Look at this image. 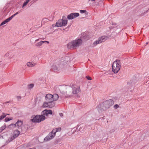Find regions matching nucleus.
I'll return each mask as SVG.
<instances>
[{"mask_svg": "<svg viewBox=\"0 0 149 149\" xmlns=\"http://www.w3.org/2000/svg\"><path fill=\"white\" fill-rule=\"evenodd\" d=\"M114 103V102L113 100L109 99L104 101L102 104L99 105L97 107L101 111L106 110L112 106Z\"/></svg>", "mask_w": 149, "mask_h": 149, "instance_id": "nucleus-1", "label": "nucleus"}, {"mask_svg": "<svg viewBox=\"0 0 149 149\" xmlns=\"http://www.w3.org/2000/svg\"><path fill=\"white\" fill-rule=\"evenodd\" d=\"M82 42V40L80 38L76 39L69 42L67 44L68 49L76 48L81 45Z\"/></svg>", "mask_w": 149, "mask_h": 149, "instance_id": "nucleus-2", "label": "nucleus"}, {"mask_svg": "<svg viewBox=\"0 0 149 149\" xmlns=\"http://www.w3.org/2000/svg\"><path fill=\"white\" fill-rule=\"evenodd\" d=\"M61 129V127H58L53 129L48 135L44 138L45 141H47L53 139L55 136L56 134L58 132L60 131Z\"/></svg>", "mask_w": 149, "mask_h": 149, "instance_id": "nucleus-3", "label": "nucleus"}, {"mask_svg": "<svg viewBox=\"0 0 149 149\" xmlns=\"http://www.w3.org/2000/svg\"><path fill=\"white\" fill-rule=\"evenodd\" d=\"M120 61L116 59L112 64V71L115 73H117L120 70Z\"/></svg>", "mask_w": 149, "mask_h": 149, "instance_id": "nucleus-4", "label": "nucleus"}, {"mask_svg": "<svg viewBox=\"0 0 149 149\" xmlns=\"http://www.w3.org/2000/svg\"><path fill=\"white\" fill-rule=\"evenodd\" d=\"M45 117L43 115H37L31 120L34 123H40L45 120Z\"/></svg>", "mask_w": 149, "mask_h": 149, "instance_id": "nucleus-5", "label": "nucleus"}, {"mask_svg": "<svg viewBox=\"0 0 149 149\" xmlns=\"http://www.w3.org/2000/svg\"><path fill=\"white\" fill-rule=\"evenodd\" d=\"M23 122L21 120H18L15 124H12L11 125H13L14 127H17L18 128H21L22 132L23 133H24L26 132L27 130L25 129V130L23 129V127H21V126L22 125Z\"/></svg>", "mask_w": 149, "mask_h": 149, "instance_id": "nucleus-6", "label": "nucleus"}, {"mask_svg": "<svg viewBox=\"0 0 149 149\" xmlns=\"http://www.w3.org/2000/svg\"><path fill=\"white\" fill-rule=\"evenodd\" d=\"M106 38L104 36H102L99 38L98 40L94 41L93 43V47L96 46L97 44L101 43L102 42H104L106 40Z\"/></svg>", "mask_w": 149, "mask_h": 149, "instance_id": "nucleus-7", "label": "nucleus"}, {"mask_svg": "<svg viewBox=\"0 0 149 149\" xmlns=\"http://www.w3.org/2000/svg\"><path fill=\"white\" fill-rule=\"evenodd\" d=\"M79 15V14L78 13H72L68 15L67 18L68 19H72L78 17Z\"/></svg>", "mask_w": 149, "mask_h": 149, "instance_id": "nucleus-8", "label": "nucleus"}, {"mask_svg": "<svg viewBox=\"0 0 149 149\" xmlns=\"http://www.w3.org/2000/svg\"><path fill=\"white\" fill-rule=\"evenodd\" d=\"M52 95L48 94L46 95L45 96V100L47 102H49L50 101H53V99Z\"/></svg>", "mask_w": 149, "mask_h": 149, "instance_id": "nucleus-9", "label": "nucleus"}, {"mask_svg": "<svg viewBox=\"0 0 149 149\" xmlns=\"http://www.w3.org/2000/svg\"><path fill=\"white\" fill-rule=\"evenodd\" d=\"M72 93L74 94H76L79 93L80 90V88L79 87H73L72 88Z\"/></svg>", "mask_w": 149, "mask_h": 149, "instance_id": "nucleus-10", "label": "nucleus"}, {"mask_svg": "<svg viewBox=\"0 0 149 149\" xmlns=\"http://www.w3.org/2000/svg\"><path fill=\"white\" fill-rule=\"evenodd\" d=\"M62 26H65L67 24L68 20L66 19V17L65 16H63L62 19H61Z\"/></svg>", "mask_w": 149, "mask_h": 149, "instance_id": "nucleus-11", "label": "nucleus"}, {"mask_svg": "<svg viewBox=\"0 0 149 149\" xmlns=\"http://www.w3.org/2000/svg\"><path fill=\"white\" fill-rule=\"evenodd\" d=\"M48 102V107L52 108L55 105V103L54 101H50Z\"/></svg>", "mask_w": 149, "mask_h": 149, "instance_id": "nucleus-12", "label": "nucleus"}, {"mask_svg": "<svg viewBox=\"0 0 149 149\" xmlns=\"http://www.w3.org/2000/svg\"><path fill=\"white\" fill-rule=\"evenodd\" d=\"M36 63H34L33 62H28L27 63L26 65L28 66L29 67H32L36 65Z\"/></svg>", "mask_w": 149, "mask_h": 149, "instance_id": "nucleus-13", "label": "nucleus"}, {"mask_svg": "<svg viewBox=\"0 0 149 149\" xmlns=\"http://www.w3.org/2000/svg\"><path fill=\"white\" fill-rule=\"evenodd\" d=\"M62 20L61 19H60L58 20L57 22L56 23V26L57 27H60L62 26L61 24Z\"/></svg>", "mask_w": 149, "mask_h": 149, "instance_id": "nucleus-14", "label": "nucleus"}, {"mask_svg": "<svg viewBox=\"0 0 149 149\" xmlns=\"http://www.w3.org/2000/svg\"><path fill=\"white\" fill-rule=\"evenodd\" d=\"M20 132L19 131L16 130L14 132V134L13 135V136L15 138H16L17 137L19 134Z\"/></svg>", "mask_w": 149, "mask_h": 149, "instance_id": "nucleus-15", "label": "nucleus"}, {"mask_svg": "<svg viewBox=\"0 0 149 149\" xmlns=\"http://www.w3.org/2000/svg\"><path fill=\"white\" fill-rule=\"evenodd\" d=\"M53 95V101L57 100L59 97L58 95L56 94H54Z\"/></svg>", "mask_w": 149, "mask_h": 149, "instance_id": "nucleus-16", "label": "nucleus"}, {"mask_svg": "<svg viewBox=\"0 0 149 149\" xmlns=\"http://www.w3.org/2000/svg\"><path fill=\"white\" fill-rule=\"evenodd\" d=\"M81 38L84 39L85 40H87L88 39V36H86L85 34L83 33L81 34Z\"/></svg>", "mask_w": 149, "mask_h": 149, "instance_id": "nucleus-17", "label": "nucleus"}, {"mask_svg": "<svg viewBox=\"0 0 149 149\" xmlns=\"http://www.w3.org/2000/svg\"><path fill=\"white\" fill-rule=\"evenodd\" d=\"M52 69L54 72H56L57 71L59 70L58 68H57L56 65H53L52 66Z\"/></svg>", "mask_w": 149, "mask_h": 149, "instance_id": "nucleus-18", "label": "nucleus"}, {"mask_svg": "<svg viewBox=\"0 0 149 149\" xmlns=\"http://www.w3.org/2000/svg\"><path fill=\"white\" fill-rule=\"evenodd\" d=\"M10 20L8 18L6 19V20L3 21L0 24V26H1L4 24H5L7 23L9 21H10Z\"/></svg>", "mask_w": 149, "mask_h": 149, "instance_id": "nucleus-19", "label": "nucleus"}, {"mask_svg": "<svg viewBox=\"0 0 149 149\" xmlns=\"http://www.w3.org/2000/svg\"><path fill=\"white\" fill-rule=\"evenodd\" d=\"M45 42L43 41H41L38 42L36 44V46L37 47H40L41 46L43 43H45Z\"/></svg>", "mask_w": 149, "mask_h": 149, "instance_id": "nucleus-20", "label": "nucleus"}, {"mask_svg": "<svg viewBox=\"0 0 149 149\" xmlns=\"http://www.w3.org/2000/svg\"><path fill=\"white\" fill-rule=\"evenodd\" d=\"M31 0H26L24 2L23 4V5L22 6V8H23L24 7L26 6L28 3L31 1Z\"/></svg>", "mask_w": 149, "mask_h": 149, "instance_id": "nucleus-21", "label": "nucleus"}, {"mask_svg": "<svg viewBox=\"0 0 149 149\" xmlns=\"http://www.w3.org/2000/svg\"><path fill=\"white\" fill-rule=\"evenodd\" d=\"M42 115H43L44 116H47L48 115V113L47 112V110H45L42 111Z\"/></svg>", "mask_w": 149, "mask_h": 149, "instance_id": "nucleus-22", "label": "nucleus"}, {"mask_svg": "<svg viewBox=\"0 0 149 149\" xmlns=\"http://www.w3.org/2000/svg\"><path fill=\"white\" fill-rule=\"evenodd\" d=\"M80 12L81 13H84L85 15H87L88 14V12L86 10H80Z\"/></svg>", "mask_w": 149, "mask_h": 149, "instance_id": "nucleus-23", "label": "nucleus"}, {"mask_svg": "<svg viewBox=\"0 0 149 149\" xmlns=\"http://www.w3.org/2000/svg\"><path fill=\"white\" fill-rule=\"evenodd\" d=\"M42 107H48V102L47 101L45 102L42 105Z\"/></svg>", "mask_w": 149, "mask_h": 149, "instance_id": "nucleus-24", "label": "nucleus"}, {"mask_svg": "<svg viewBox=\"0 0 149 149\" xmlns=\"http://www.w3.org/2000/svg\"><path fill=\"white\" fill-rule=\"evenodd\" d=\"M34 85L33 84H29L28 85V88L29 89H31L34 86Z\"/></svg>", "mask_w": 149, "mask_h": 149, "instance_id": "nucleus-25", "label": "nucleus"}, {"mask_svg": "<svg viewBox=\"0 0 149 149\" xmlns=\"http://www.w3.org/2000/svg\"><path fill=\"white\" fill-rule=\"evenodd\" d=\"M61 141V139H56L55 141V144H57L59 143H60Z\"/></svg>", "mask_w": 149, "mask_h": 149, "instance_id": "nucleus-26", "label": "nucleus"}, {"mask_svg": "<svg viewBox=\"0 0 149 149\" xmlns=\"http://www.w3.org/2000/svg\"><path fill=\"white\" fill-rule=\"evenodd\" d=\"M12 120L11 119H10L8 118L7 117V118H6L5 119L4 121L6 122H8V121L10 120Z\"/></svg>", "mask_w": 149, "mask_h": 149, "instance_id": "nucleus-27", "label": "nucleus"}, {"mask_svg": "<svg viewBox=\"0 0 149 149\" xmlns=\"http://www.w3.org/2000/svg\"><path fill=\"white\" fill-rule=\"evenodd\" d=\"M11 51H10L8 52L5 54V56H8L10 55V54L11 52Z\"/></svg>", "mask_w": 149, "mask_h": 149, "instance_id": "nucleus-28", "label": "nucleus"}, {"mask_svg": "<svg viewBox=\"0 0 149 149\" xmlns=\"http://www.w3.org/2000/svg\"><path fill=\"white\" fill-rule=\"evenodd\" d=\"M47 112L48 114H50L52 115V111L51 110H47Z\"/></svg>", "mask_w": 149, "mask_h": 149, "instance_id": "nucleus-29", "label": "nucleus"}, {"mask_svg": "<svg viewBox=\"0 0 149 149\" xmlns=\"http://www.w3.org/2000/svg\"><path fill=\"white\" fill-rule=\"evenodd\" d=\"M15 138L13 136L12 137H11L8 140H9V141L10 142L12 141Z\"/></svg>", "mask_w": 149, "mask_h": 149, "instance_id": "nucleus-30", "label": "nucleus"}, {"mask_svg": "<svg viewBox=\"0 0 149 149\" xmlns=\"http://www.w3.org/2000/svg\"><path fill=\"white\" fill-rule=\"evenodd\" d=\"M15 16V15L13 14V15H12L11 17L8 18L10 20V21Z\"/></svg>", "mask_w": 149, "mask_h": 149, "instance_id": "nucleus-31", "label": "nucleus"}, {"mask_svg": "<svg viewBox=\"0 0 149 149\" xmlns=\"http://www.w3.org/2000/svg\"><path fill=\"white\" fill-rule=\"evenodd\" d=\"M86 78L88 80H92L91 78L89 76H86Z\"/></svg>", "mask_w": 149, "mask_h": 149, "instance_id": "nucleus-32", "label": "nucleus"}, {"mask_svg": "<svg viewBox=\"0 0 149 149\" xmlns=\"http://www.w3.org/2000/svg\"><path fill=\"white\" fill-rule=\"evenodd\" d=\"M119 107V106L117 104H116L113 106V107L115 109H116Z\"/></svg>", "mask_w": 149, "mask_h": 149, "instance_id": "nucleus-33", "label": "nucleus"}, {"mask_svg": "<svg viewBox=\"0 0 149 149\" xmlns=\"http://www.w3.org/2000/svg\"><path fill=\"white\" fill-rule=\"evenodd\" d=\"M10 124L8 126V127L9 128H13L14 127H14L13 125H11L12 124Z\"/></svg>", "mask_w": 149, "mask_h": 149, "instance_id": "nucleus-34", "label": "nucleus"}, {"mask_svg": "<svg viewBox=\"0 0 149 149\" xmlns=\"http://www.w3.org/2000/svg\"><path fill=\"white\" fill-rule=\"evenodd\" d=\"M10 142L9 141V140H8L6 141V143H5V144L3 146H4L6 145H7Z\"/></svg>", "mask_w": 149, "mask_h": 149, "instance_id": "nucleus-35", "label": "nucleus"}, {"mask_svg": "<svg viewBox=\"0 0 149 149\" xmlns=\"http://www.w3.org/2000/svg\"><path fill=\"white\" fill-rule=\"evenodd\" d=\"M5 128H6L5 126H2L1 128V131L3 130Z\"/></svg>", "mask_w": 149, "mask_h": 149, "instance_id": "nucleus-36", "label": "nucleus"}, {"mask_svg": "<svg viewBox=\"0 0 149 149\" xmlns=\"http://www.w3.org/2000/svg\"><path fill=\"white\" fill-rule=\"evenodd\" d=\"M17 98L18 100H20L21 98V97L20 96H17Z\"/></svg>", "mask_w": 149, "mask_h": 149, "instance_id": "nucleus-37", "label": "nucleus"}, {"mask_svg": "<svg viewBox=\"0 0 149 149\" xmlns=\"http://www.w3.org/2000/svg\"><path fill=\"white\" fill-rule=\"evenodd\" d=\"M81 126V125H79V126L78 127V128L79 127V126ZM81 127V126H80V127H79V130L80 131V132H81V131H82V130H83L84 129H83L82 130V128H81H81H80Z\"/></svg>", "mask_w": 149, "mask_h": 149, "instance_id": "nucleus-38", "label": "nucleus"}, {"mask_svg": "<svg viewBox=\"0 0 149 149\" xmlns=\"http://www.w3.org/2000/svg\"><path fill=\"white\" fill-rule=\"evenodd\" d=\"M115 131V130L114 129H112L110 130V132L111 133H113V132Z\"/></svg>", "mask_w": 149, "mask_h": 149, "instance_id": "nucleus-39", "label": "nucleus"}, {"mask_svg": "<svg viewBox=\"0 0 149 149\" xmlns=\"http://www.w3.org/2000/svg\"><path fill=\"white\" fill-rule=\"evenodd\" d=\"M59 115L61 117H62L63 116V114L62 113H59Z\"/></svg>", "mask_w": 149, "mask_h": 149, "instance_id": "nucleus-40", "label": "nucleus"}, {"mask_svg": "<svg viewBox=\"0 0 149 149\" xmlns=\"http://www.w3.org/2000/svg\"><path fill=\"white\" fill-rule=\"evenodd\" d=\"M116 23H113L112 25L114 26V27L116 25Z\"/></svg>", "mask_w": 149, "mask_h": 149, "instance_id": "nucleus-41", "label": "nucleus"}, {"mask_svg": "<svg viewBox=\"0 0 149 149\" xmlns=\"http://www.w3.org/2000/svg\"><path fill=\"white\" fill-rule=\"evenodd\" d=\"M3 113L5 114L6 115V116L7 115H9V114H8V113L6 114L4 113H3L1 115H2Z\"/></svg>", "mask_w": 149, "mask_h": 149, "instance_id": "nucleus-42", "label": "nucleus"}, {"mask_svg": "<svg viewBox=\"0 0 149 149\" xmlns=\"http://www.w3.org/2000/svg\"><path fill=\"white\" fill-rule=\"evenodd\" d=\"M18 14V12H16L15 13V14H14L15 15V16L16 15H17V14Z\"/></svg>", "mask_w": 149, "mask_h": 149, "instance_id": "nucleus-43", "label": "nucleus"}, {"mask_svg": "<svg viewBox=\"0 0 149 149\" xmlns=\"http://www.w3.org/2000/svg\"><path fill=\"white\" fill-rule=\"evenodd\" d=\"M114 26H111L110 27V29H112L113 28H114Z\"/></svg>", "mask_w": 149, "mask_h": 149, "instance_id": "nucleus-44", "label": "nucleus"}, {"mask_svg": "<svg viewBox=\"0 0 149 149\" xmlns=\"http://www.w3.org/2000/svg\"><path fill=\"white\" fill-rule=\"evenodd\" d=\"M44 42H47L48 43H49V42L47 41H44Z\"/></svg>", "mask_w": 149, "mask_h": 149, "instance_id": "nucleus-45", "label": "nucleus"}, {"mask_svg": "<svg viewBox=\"0 0 149 149\" xmlns=\"http://www.w3.org/2000/svg\"><path fill=\"white\" fill-rule=\"evenodd\" d=\"M89 1H94L95 0H88Z\"/></svg>", "mask_w": 149, "mask_h": 149, "instance_id": "nucleus-46", "label": "nucleus"}, {"mask_svg": "<svg viewBox=\"0 0 149 149\" xmlns=\"http://www.w3.org/2000/svg\"><path fill=\"white\" fill-rule=\"evenodd\" d=\"M148 42H147L146 43V45H147L148 44Z\"/></svg>", "mask_w": 149, "mask_h": 149, "instance_id": "nucleus-47", "label": "nucleus"}, {"mask_svg": "<svg viewBox=\"0 0 149 149\" xmlns=\"http://www.w3.org/2000/svg\"><path fill=\"white\" fill-rule=\"evenodd\" d=\"M38 40H39V39H38V40H36V41H37Z\"/></svg>", "mask_w": 149, "mask_h": 149, "instance_id": "nucleus-48", "label": "nucleus"}, {"mask_svg": "<svg viewBox=\"0 0 149 149\" xmlns=\"http://www.w3.org/2000/svg\"><path fill=\"white\" fill-rule=\"evenodd\" d=\"M131 83H133L132 81Z\"/></svg>", "mask_w": 149, "mask_h": 149, "instance_id": "nucleus-49", "label": "nucleus"}, {"mask_svg": "<svg viewBox=\"0 0 149 149\" xmlns=\"http://www.w3.org/2000/svg\"><path fill=\"white\" fill-rule=\"evenodd\" d=\"M70 26H68V28Z\"/></svg>", "mask_w": 149, "mask_h": 149, "instance_id": "nucleus-50", "label": "nucleus"}, {"mask_svg": "<svg viewBox=\"0 0 149 149\" xmlns=\"http://www.w3.org/2000/svg\"><path fill=\"white\" fill-rule=\"evenodd\" d=\"M9 102H6V103H8Z\"/></svg>", "mask_w": 149, "mask_h": 149, "instance_id": "nucleus-51", "label": "nucleus"}]
</instances>
